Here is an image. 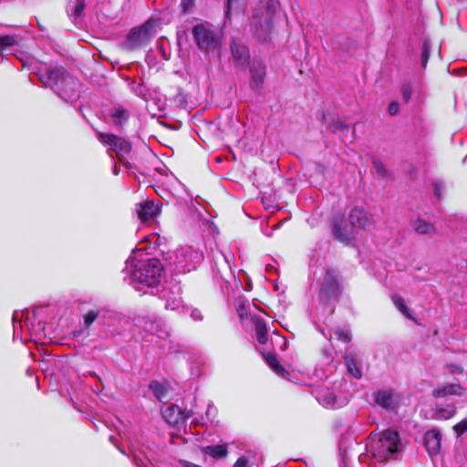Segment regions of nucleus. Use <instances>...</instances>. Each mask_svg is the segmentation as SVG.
<instances>
[{
	"mask_svg": "<svg viewBox=\"0 0 467 467\" xmlns=\"http://www.w3.org/2000/svg\"><path fill=\"white\" fill-rule=\"evenodd\" d=\"M453 430L457 436H461L467 431V419L462 420L460 422L453 426Z\"/></svg>",
	"mask_w": 467,
	"mask_h": 467,
	"instance_id": "nucleus-32",
	"label": "nucleus"
},
{
	"mask_svg": "<svg viewBox=\"0 0 467 467\" xmlns=\"http://www.w3.org/2000/svg\"><path fill=\"white\" fill-rule=\"evenodd\" d=\"M388 112L390 116H396L400 112V104L397 101H392L389 104Z\"/></svg>",
	"mask_w": 467,
	"mask_h": 467,
	"instance_id": "nucleus-36",
	"label": "nucleus"
},
{
	"mask_svg": "<svg viewBox=\"0 0 467 467\" xmlns=\"http://www.w3.org/2000/svg\"><path fill=\"white\" fill-rule=\"evenodd\" d=\"M441 55V42L437 38H426L422 45L421 58H439Z\"/></svg>",
	"mask_w": 467,
	"mask_h": 467,
	"instance_id": "nucleus-14",
	"label": "nucleus"
},
{
	"mask_svg": "<svg viewBox=\"0 0 467 467\" xmlns=\"http://www.w3.org/2000/svg\"><path fill=\"white\" fill-rule=\"evenodd\" d=\"M99 140L110 147L118 155H127L131 151V144L124 138L113 133H104L99 131L97 133Z\"/></svg>",
	"mask_w": 467,
	"mask_h": 467,
	"instance_id": "nucleus-9",
	"label": "nucleus"
},
{
	"mask_svg": "<svg viewBox=\"0 0 467 467\" xmlns=\"http://www.w3.org/2000/svg\"><path fill=\"white\" fill-rule=\"evenodd\" d=\"M400 445V434L389 429L382 432L379 441L373 445L372 453L379 462H385L399 451Z\"/></svg>",
	"mask_w": 467,
	"mask_h": 467,
	"instance_id": "nucleus-6",
	"label": "nucleus"
},
{
	"mask_svg": "<svg viewBox=\"0 0 467 467\" xmlns=\"http://www.w3.org/2000/svg\"><path fill=\"white\" fill-rule=\"evenodd\" d=\"M342 293L343 286L339 272L333 267H327L318 289L319 301L322 304H327L334 299H338Z\"/></svg>",
	"mask_w": 467,
	"mask_h": 467,
	"instance_id": "nucleus-5",
	"label": "nucleus"
},
{
	"mask_svg": "<svg viewBox=\"0 0 467 467\" xmlns=\"http://www.w3.org/2000/svg\"><path fill=\"white\" fill-rule=\"evenodd\" d=\"M261 5L262 7L255 10L254 13L263 16L267 15L270 19L274 20L275 14L279 8V0H261Z\"/></svg>",
	"mask_w": 467,
	"mask_h": 467,
	"instance_id": "nucleus-19",
	"label": "nucleus"
},
{
	"mask_svg": "<svg viewBox=\"0 0 467 467\" xmlns=\"http://www.w3.org/2000/svg\"><path fill=\"white\" fill-rule=\"evenodd\" d=\"M375 401L384 409H391L393 405V395L389 391H379L376 394Z\"/></svg>",
	"mask_w": 467,
	"mask_h": 467,
	"instance_id": "nucleus-26",
	"label": "nucleus"
},
{
	"mask_svg": "<svg viewBox=\"0 0 467 467\" xmlns=\"http://www.w3.org/2000/svg\"><path fill=\"white\" fill-rule=\"evenodd\" d=\"M160 27V19L154 17L149 18L139 26L132 27L127 35L125 47L129 50L146 47L156 37Z\"/></svg>",
	"mask_w": 467,
	"mask_h": 467,
	"instance_id": "nucleus-3",
	"label": "nucleus"
},
{
	"mask_svg": "<svg viewBox=\"0 0 467 467\" xmlns=\"http://www.w3.org/2000/svg\"><path fill=\"white\" fill-rule=\"evenodd\" d=\"M84 8H85L84 2H78L74 8V11H73L74 16H80Z\"/></svg>",
	"mask_w": 467,
	"mask_h": 467,
	"instance_id": "nucleus-39",
	"label": "nucleus"
},
{
	"mask_svg": "<svg viewBox=\"0 0 467 467\" xmlns=\"http://www.w3.org/2000/svg\"><path fill=\"white\" fill-rule=\"evenodd\" d=\"M447 368H449L451 373L453 374H462L463 373V368L457 364H449L447 365Z\"/></svg>",
	"mask_w": 467,
	"mask_h": 467,
	"instance_id": "nucleus-38",
	"label": "nucleus"
},
{
	"mask_svg": "<svg viewBox=\"0 0 467 467\" xmlns=\"http://www.w3.org/2000/svg\"><path fill=\"white\" fill-rule=\"evenodd\" d=\"M174 100H175V101H178V102L180 103V105H181V106H183V107H184V104L186 103V98H185V95L180 91V92H178V94L174 97Z\"/></svg>",
	"mask_w": 467,
	"mask_h": 467,
	"instance_id": "nucleus-41",
	"label": "nucleus"
},
{
	"mask_svg": "<svg viewBox=\"0 0 467 467\" xmlns=\"http://www.w3.org/2000/svg\"><path fill=\"white\" fill-rule=\"evenodd\" d=\"M192 34L198 49L206 55L220 51L223 45V34L213 24L207 21L196 24L192 27Z\"/></svg>",
	"mask_w": 467,
	"mask_h": 467,
	"instance_id": "nucleus-2",
	"label": "nucleus"
},
{
	"mask_svg": "<svg viewBox=\"0 0 467 467\" xmlns=\"http://www.w3.org/2000/svg\"><path fill=\"white\" fill-rule=\"evenodd\" d=\"M427 62H428V60H427V59L422 60V67H423V68H425V67H426V66H427Z\"/></svg>",
	"mask_w": 467,
	"mask_h": 467,
	"instance_id": "nucleus-46",
	"label": "nucleus"
},
{
	"mask_svg": "<svg viewBox=\"0 0 467 467\" xmlns=\"http://www.w3.org/2000/svg\"><path fill=\"white\" fill-rule=\"evenodd\" d=\"M203 451L213 459H221L227 455L228 450L226 444L210 445L203 448Z\"/></svg>",
	"mask_w": 467,
	"mask_h": 467,
	"instance_id": "nucleus-25",
	"label": "nucleus"
},
{
	"mask_svg": "<svg viewBox=\"0 0 467 467\" xmlns=\"http://www.w3.org/2000/svg\"><path fill=\"white\" fill-rule=\"evenodd\" d=\"M255 336L260 344H265L268 339L265 323L260 318H255Z\"/></svg>",
	"mask_w": 467,
	"mask_h": 467,
	"instance_id": "nucleus-27",
	"label": "nucleus"
},
{
	"mask_svg": "<svg viewBox=\"0 0 467 467\" xmlns=\"http://www.w3.org/2000/svg\"><path fill=\"white\" fill-rule=\"evenodd\" d=\"M463 392H465V389L460 383H452L434 388L432 397L438 399L447 396H461Z\"/></svg>",
	"mask_w": 467,
	"mask_h": 467,
	"instance_id": "nucleus-16",
	"label": "nucleus"
},
{
	"mask_svg": "<svg viewBox=\"0 0 467 467\" xmlns=\"http://www.w3.org/2000/svg\"><path fill=\"white\" fill-rule=\"evenodd\" d=\"M251 29L254 36L262 42H268L275 33L274 20L269 16L255 13L251 17Z\"/></svg>",
	"mask_w": 467,
	"mask_h": 467,
	"instance_id": "nucleus-7",
	"label": "nucleus"
},
{
	"mask_svg": "<svg viewBox=\"0 0 467 467\" xmlns=\"http://www.w3.org/2000/svg\"><path fill=\"white\" fill-rule=\"evenodd\" d=\"M0 47L5 55H10L17 57L16 52L18 51L20 45L16 40V37L9 35L0 36Z\"/></svg>",
	"mask_w": 467,
	"mask_h": 467,
	"instance_id": "nucleus-17",
	"label": "nucleus"
},
{
	"mask_svg": "<svg viewBox=\"0 0 467 467\" xmlns=\"http://www.w3.org/2000/svg\"><path fill=\"white\" fill-rule=\"evenodd\" d=\"M162 275L163 265L157 258L139 261L131 270L132 279L149 287L157 286L161 281Z\"/></svg>",
	"mask_w": 467,
	"mask_h": 467,
	"instance_id": "nucleus-4",
	"label": "nucleus"
},
{
	"mask_svg": "<svg viewBox=\"0 0 467 467\" xmlns=\"http://www.w3.org/2000/svg\"><path fill=\"white\" fill-rule=\"evenodd\" d=\"M195 0H181V8L183 14H187L194 5Z\"/></svg>",
	"mask_w": 467,
	"mask_h": 467,
	"instance_id": "nucleus-35",
	"label": "nucleus"
},
{
	"mask_svg": "<svg viewBox=\"0 0 467 467\" xmlns=\"http://www.w3.org/2000/svg\"><path fill=\"white\" fill-rule=\"evenodd\" d=\"M373 216L362 207H354L348 215V221L352 227L365 229L372 221Z\"/></svg>",
	"mask_w": 467,
	"mask_h": 467,
	"instance_id": "nucleus-11",
	"label": "nucleus"
},
{
	"mask_svg": "<svg viewBox=\"0 0 467 467\" xmlns=\"http://www.w3.org/2000/svg\"><path fill=\"white\" fill-rule=\"evenodd\" d=\"M248 461L244 457H239L235 462L234 467H247Z\"/></svg>",
	"mask_w": 467,
	"mask_h": 467,
	"instance_id": "nucleus-40",
	"label": "nucleus"
},
{
	"mask_svg": "<svg viewBox=\"0 0 467 467\" xmlns=\"http://www.w3.org/2000/svg\"><path fill=\"white\" fill-rule=\"evenodd\" d=\"M182 464L184 467H202L201 465H198V464L192 463L191 462H187V461H183Z\"/></svg>",
	"mask_w": 467,
	"mask_h": 467,
	"instance_id": "nucleus-43",
	"label": "nucleus"
},
{
	"mask_svg": "<svg viewBox=\"0 0 467 467\" xmlns=\"http://www.w3.org/2000/svg\"><path fill=\"white\" fill-rule=\"evenodd\" d=\"M242 62L241 67H247L250 71V85L254 89H260L264 84L266 75V67L263 60H236Z\"/></svg>",
	"mask_w": 467,
	"mask_h": 467,
	"instance_id": "nucleus-8",
	"label": "nucleus"
},
{
	"mask_svg": "<svg viewBox=\"0 0 467 467\" xmlns=\"http://www.w3.org/2000/svg\"><path fill=\"white\" fill-rule=\"evenodd\" d=\"M110 117L114 125L119 129H122L130 119V112L123 107L119 106L112 109Z\"/></svg>",
	"mask_w": 467,
	"mask_h": 467,
	"instance_id": "nucleus-18",
	"label": "nucleus"
},
{
	"mask_svg": "<svg viewBox=\"0 0 467 467\" xmlns=\"http://www.w3.org/2000/svg\"><path fill=\"white\" fill-rule=\"evenodd\" d=\"M344 363L346 365L348 375L355 379L362 378V370L359 368L358 360L353 354H346L344 356Z\"/></svg>",
	"mask_w": 467,
	"mask_h": 467,
	"instance_id": "nucleus-20",
	"label": "nucleus"
},
{
	"mask_svg": "<svg viewBox=\"0 0 467 467\" xmlns=\"http://www.w3.org/2000/svg\"><path fill=\"white\" fill-rule=\"evenodd\" d=\"M99 316V311L91 309L84 316V324L87 327H90L91 324L98 318Z\"/></svg>",
	"mask_w": 467,
	"mask_h": 467,
	"instance_id": "nucleus-30",
	"label": "nucleus"
},
{
	"mask_svg": "<svg viewBox=\"0 0 467 467\" xmlns=\"http://www.w3.org/2000/svg\"><path fill=\"white\" fill-rule=\"evenodd\" d=\"M441 186H442V183L441 182H435L433 184V188H434V193L436 194L437 197H441Z\"/></svg>",
	"mask_w": 467,
	"mask_h": 467,
	"instance_id": "nucleus-42",
	"label": "nucleus"
},
{
	"mask_svg": "<svg viewBox=\"0 0 467 467\" xmlns=\"http://www.w3.org/2000/svg\"><path fill=\"white\" fill-rule=\"evenodd\" d=\"M109 440L111 443L116 445V437L114 435H109Z\"/></svg>",
	"mask_w": 467,
	"mask_h": 467,
	"instance_id": "nucleus-45",
	"label": "nucleus"
},
{
	"mask_svg": "<svg viewBox=\"0 0 467 467\" xmlns=\"http://www.w3.org/2000/svg\"><path fill=\"white\" fill-rule=\"evenodd\" d=\"M335 335L337 340L344 343H348L351 341V336L347 330L337 328L335 330Z\"/></svg>",
	"mask_w": 467,
	"mask_h": 467,
	"instance_id": "nucleus-31",
	"label": "nucleus"
},
{
	"mask_svg": "<svg viewBox=\"0 0 467 467\" xmlns=\"http://www.w3.org/2000/svg\"><path fill=\"white\" fill-rule=\"evenodd\" d=\"M331 128L333 132H337L339 130H348L349 129V126L345 124L342 120L337 119L331 123Z\"/></svg>",
	"mask_w": 467,
	"mask_h": 467,
	"instance_id": "nucleus-33",
	"label": "nucleus"
},
{
	"mask_svg": "<svg viewBox=\"0 0 467 467\" xmlns=\"http://www.w3.org/2000/svg\"><path fill=\"white\" fill-rule=\"evenodd\" d=\"M234 0H226V15L231 11V5Z\"/></svg>",
	"mask_w": 467,
	"mask_h": 467,
	"instance_id": "nucleus-44",
	"label": "nucleus"
},
{
	"mask_svg": "<svg viewBox=\"0 0 467 467\" xmlns=\"http://www.w3.org/2000/svg\"><path fill=\"white\" fill-rule=\"evenodd\" d=\"M411 93H412V89H411L410 85L403 86V88H402V99H403V100L406 103H408L410 101V97H411Z\"/></svg>",
	"mask_w": 467,
	"mask_h": 467,
	"instance_id": "nucleus-37",
	"label": "nucleus"
},
{
	"mask_svg": "<svg viewBox=\"0 0 467 467\" xmlns=\"http://www.w3.org/2000/svg\"><path fill=\"white\" fill-rule=\"evenodd\" d=\"M372 163H373L374 168L377 170V171L379 174L385 175L387 173L386 166L382 161H380L379 159H373Z\"/></svg>",
	"mask_w": 467,
	"mask_h": 467,
	"instance_id": "nucleus-34",
	"label": "nucleus"
},
{
	"mask_svg": "<svg viewBox=\"0 0 467 467\" xmlns=\"http://www.w3.org/2000/svg\"><path fill=\"white\" fill-rule=\"evenodd\" d=\"M423 444L430 454H438L441 444V432L437 430L428 431L424 434Z\"/></svg>",
	"mask_w": 467,
	"mask_h": 467,
	"instance_id": "nucleus-13",
	"label": "nucleus"
},
{
	"mask_svg": "<svg viewBox=\"0 0 467 467\" xmlns=\"http://www.w3.org/2000/svg\"><path fill=\"white\" fill-rule=\"evenodd\" d=\"M162 416L170 425L175 426L189 419L192 414L189 411L182 410L177 405L171 404L162 411Z\"/></svg>",
	"mask_w": 467,
	"mask_h": 467,
	"instance_id": "nucleus-12",
	"label": "nucleus"
},
{
	"mask_svg": "<svg viewBox=\"0 0 467 467\" xmlns=\"http://www.w3.org/2000/svg\"><path fill=\"white\" fill-rule=\"evenodd\" d=\"M330 225L335 240L349 245L352 243V238L347 234V227L343 224L341 218L335 217L331 220Z\"/></svg>",
	"mask_w": 467,
	"mask_h": 467,
	"instance_id": "nucleus-15",
	"label": "nucleus"
},
{
	"mask_svg": "<svg viewBox=\"0 0 467 467\" xmlns=\"http://www.w3.org/2000/svg\"><path fill=\"white\" fill-rule=\"evenodd\" d=\"M149 388L152 390L155 397L159 400H162L167 395V389L162 383L157 380H152L149 384Z\"/></svg>",
	"mask_w": 467,
	"mask_h": 467,
	"instance_id": "nucleus-28",
	"label": "nucleus"
},
{
	"mask_svg": "<svg viewBox=\"0 0 467 467\" xmlns=\"http://www.w3.org/2000/svg\"><path fill=\"white\" fill-rule=\"evenodd\" d=\"M266 364L279 375H288L289 373L281 366L275 353L268 352L263 355Z\"/></svg>",
	"mask_w": 467,
	"mask_h": 467,
	"instance_id": "nucleus-22",
	"label": "nucleus"
},
{
	"mask_svg": "<svg viewBox=\"0 0 467 467\" xmlns=\"http://www.w3.org/2000/svg\"><path fill=\"white\" fill-rule=\"evenodd\" d=\"M136 213L141 222H146L161 213V206L159 202L146 200L136 204Z\"/></svg>",
	"mask_w": 467,
	"mask_h": 467,
	"instance_id": "nucleus-10",
	"label": "nucleus"
},
{
	"mask_svg": "<svg viewBox=\"0 0 467 467\" xmlns=\"http://www.w3.org/2000/svg\"><path fill=\"white\" fill-rule=\"evenodd\" d=\"M233 58H250V51L241 40L234 38L230 45Z\"/></svg>",
	"mask_w": 467,
	"mask_h": 467,
	"instance_id": "nucleus-21",
	"label": "nucleus"
},
{
	"mask_svg": "<svg viewBox=\"0 0 467 467\" xmlns=\"http://www.w3.org/2000/svg\"><path fill=\"white\" fill-rule=\"evenodd\" d=\"M25 63H24V67L26 66V64L30 61V60H23Z\"/></svg>",
	"mask_w": 467,
	"mask_h": 467,
	"instance_id": "nucleus-47",
	"label": "nucleus"
},
{
	"mask_svg": "<svg viewBox=\"0 0 467 467\" xmlns=\"http://www.w3.org/2000/svg\"><path fill=\"white\" fill-rule=\"evenodd\" d=\"M413 229L419 234H436L435 226L428 222L418 218L413 223Z\"/></svg>",
	"mask_w": 467,
	"mask_h": 467,
	"instance_id": "nucleus-23",
	"label": "nucleus"
},
{
	"mask_svg": "<svg viewBox=\"0 0 467 467\" xmlns=\"http://www.w3.org/2000/svg\"><path fill=\"white\" fill-rule=\"evenodd\" d=\"M48 85L67 102H76L80 98L81 83L62 68H56L47 73Z\"/></svg>",
	"mask_w": 467,
	"mask_h": 467,
	"instance_id": "nucleus-1",
	"label": "nucleus"
},
{
	"mask_svg": "<svg viewBox=\"0 0 467 467\" xmlns=\"http://www.w3.org/2000/svg\"><path fill=\"white\" fill-rule=\"evenodd\" d=\"M436 414L441 419L449 420L456 415V408L454 406L438 408L436 410Z\"/></svg>",
	"mask_w": 467,
	"mask_h": 467,
	"instance_id": "nucleus-29",
	"label": "nucleus"
},
{
	"mask_svg": "<svg viewBox=\"0 0 467 467\" xmlns=\"http://www.w3.org/2000/svg\"><path fill=\"white\" fill-rule=\"evenodd\" d=\"M392 303L397 307V309L404 315L408 319L415 321V317L411 314V311L407 306L405 300L402 296L399 295H394L391 296Z\"/></svg>",
	"mask_w": 467,
	"mask_h": 467,
	"instance_id": "nucleus-24",
	"label": "nucleus"
}]
</instances>
